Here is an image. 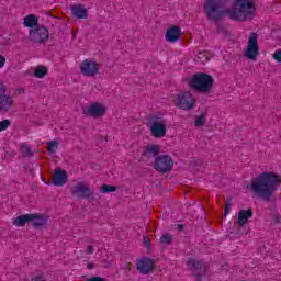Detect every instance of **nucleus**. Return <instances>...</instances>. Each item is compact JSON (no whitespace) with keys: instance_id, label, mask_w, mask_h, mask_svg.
Instances as JSON below:
<instances>
[{"instance_id":"a878e982","label":"nucleus","mask_w":281,"mask_h":281,"mask_svg":"<svg viewBox=\"0 0 281 281\" xmlns=\"http://www.w3.org/2000/svg\"><path fill=\"white\" fill-rule=\"evenodd\" d=\"M161 245H170L172 243V237L170 234H165L160 237Z\"/></svg>"},{"instance_id":"39448f33","label":"nucleus","mask_w":281,"mask_h":281,"mask_svg":"<svg viewBox=\"0 0 281 281\" xmlns=\"http://www.w3.org/2000/svg\"><path fill=\"white\" fill-rule=\"evenodd\" d=\"M173 104L177 109H181V111H191V109L196 106V98L190 91H184L176 95Z\"/></svg>"},{"instance_id":"dca6fc26","label":"nucleus","mask_w":281,"mask_h":281,"mask_svg":"<svg viewBox=\"0 0 281 281\" xmlns=\"http://www.w3.org/2000/svg\"><path fill=\"white\" fill-rule=\"evenodd\" d=\"M180 36H181V27L171 26L167 30L165 38L167 43H177Z\"/></svg>"},{"instance_id":"6ab92c4d","label":"nucleus","mask_w":281,"mask_h":281,"mask_svg":"<svg viewBox=\"0 0 281 281\" xmlns=\"http://www.w3.org/2000/svg\"><path fill=\"white\" fill-rule=\"evenodd\" d=\"M12 104H14V99L11 95L0 94V111H10Z\"/></svg>"},{"instance_id":"79ce46f5","label":"nucleus","mask_w":281,"mask_h":281,"mask_svg":"<svg viewBox=\"0 0 281 281\" xmlns=\"http://www.w3.org/2000/svg\"><path fill=\"white\" fill-rule=\"evenodd\" d=\"M133 267V263H127V268L131 269Z\"/></svg>"},{"instance_id":"a211bd4d","label":"nucleus","mask_w":281,"mask_h":281,"mask_svg":"<svg viewBox=\"0 0 281 281\" xmlns=\"http://www.w3.org/2000/svg\"><path fill=\"white\" fill-rule=\"evenodd\" d=\"M71 13L75 19H87L89 16V12L87 8L81 4H75L71 7Z\"/></svg>"},{"instance_id":"4be33fe9","label":"nucleus","mask_w":281,"mask_h":281,"mask_svg":"<svg viewBox=\"0 0 281 281\" xmlns=\"http://www.w3.org/2000/svg\"><path fill=\"white\" fill-rule=\"evenodd\" d=\"M25 27H36L38 25V18L34 14L26 15L24 18Z\"/></svg>"},{"instance_id":"9d476101","label":"nucleus","mask_w":281,"mask_h":281,"mask_svg":"<svg viewBox=\"0 0 281 281\" xmlns=\"http://www.w3.org/2000/svg\"><path fill=\"white\" fill-rule=\"evenodd\" d=\"M187 266L195 273L196 281H201L203 276L207 273V269H210V265L203 260L189 259Z\"/></svg>"},{"instance_id":"a19ab883","label":"nucleus","mask_w":281,"mask_h":281,"mask_svg":"<svg viewBox=\"0 0 281 281\" xmlns=\"http://www.w3.org/2000/svg\"><path fill=\"white\" fill-rule=\"evenodd\" d=\"M87 269H93V263L89 262V263L87 265Z\"/></svg>"},{"instance_id":"4c0bfd02","label":"nucleus","mask_w":281,"mask_h":281,"mask_svg":"<svg viewBox=\"0 0 281 281\" xmlns=\"http://www.w3.org/2000/svg\"><path fill=\"white\" fill-rule=\"evenodd\" d=\"M280 220H281V216H280V215H276V216L273 217L274 223H280Z\"/></svg>"},{"instance_id":"ddd939ff","label":"nucleus","mask_w":281,"mask_h":281,"mask_svg":"<svg viewBox=\"0 0 281 281\" xmlns=\"http://www.w3.org/2000/svg\"><path fill=\"white\" fill-rule=\"evenodd\" d=\"M136 269L142 273L143 276H146L155 269V261L150 258H143L136 263Z\"/></svg>"},{"instance_id":"f8f14e48","label":"nucleus","mask_w":281,"mask_h":281,"mask_svg":"<svg viewBox=\"0 0 281 281\" xmlns=\"http://www.w3.org/2000/svg\"><path fill=\"white\" fill-rule=\"evenodd\" d=\"M105 113L106 108H104V105H102V103L100 102H94L90 104L88 108H83V115H86V117H103Z\"/></svg>"},{"instance_id":"f3484780","label":"nucleus","mask_w":281,"mask_h":281,"mask_svg":"<svg viewBox=\"0 0 281 281\" xmlns=\"http://www.w3.org/2000/svg\"><path fill=\"white\" fill-rule=\"evenodd\" d=\"M31 216H34V218L31 221L33 227H35V229H41L42 227H47V221L48 217L45 214H31Z\"/></svg>"},{"instance_id":"4468645a","label":"nucleus","mask_w":281,"mask_h":281,"mask_svg":"<svg viewBox=\"0 0 281 281\" xmlns=\"http://www.w3.org/2000/svg\"><path fill=\"white\" fill-rule=\"evenodd\" d=\"M254 217V210L248 209V210H239L238 216H237V225L239 227H245L247 223L249 222V218Z\"/></svg>"},{"instance_id":"6e6552de","label":"nucleus","mask_w":281,"mask_h":281,"mask_svg":"<svg viewBox=\"0 0 281 281\" xmlns=\"http://www.w3.org/2000/svg\"><path fill=\"white\" fill-rule=\"evenodd\" d=\"M245 57L248 60H256L260 56V48L258 47V34L251 33L248 38V45L245 50Z\"/></svg>"},{"instance_id":"cd10ccee","label":"nucleus","mask_w":281,"mask_h":281,"mask_svg":"<svg viewBox=\"0 0 281 281\" xmlns=\"http://www.w3.org/2000/svg\"><path fill=\"white\" fill-rule=\"evenodd\" d=\"M53 177H67V171L63 170L60 167H57L53 173Z\"/></svg>"},{"instance_id":"58836bf2","label":"nucleus","mask_w":281,"mask_h":281,"mask_svg":"<svg viewBox=\"0 0 281 281\" xmlns=\"http://www.w3.org/2000/svg\"><path fill=\"white\" fill-rule=\"evenodd\" d=\"M179 232H183V224H178Z\"/></svg>"},{"instance_id":"b1692460","label":"nucleus","mask_w":281,"mask_h":281,"mask_svg":"<svg viewBox=\"0 0 281 281\" xmlns=\"http://www.w3.org/2000/svg\"><path fill=\"white\" fill-rule=\"evenodd\" d=\"M117 187L111 184H101L100 192L101 194H109V192H115Z\"/></svg>"},{"instance_id":"c9c22d12","label":"nucleus","mask_w":281,"mask_h":281,"mask_svg":"<svg viewBox=\"0 0 281 281\" xmlns=\"http://www.w3.org/2000/svg\"><path fill=\"white\" fill-rule=\"evenodd\" d=\"M31 281H45V277L44 276H35L31 279Z\"/></svg>"},{"instance_id":"f03ea898","label":"nucleus","mask_w":281,"mask_h":281,"mask_svg":"<svg viewBox=\"0 0 281 281\" xmlns=\"http://www.w3.org/2000/svg\"><path fill=\"white\" fill-rule=\"evenodd\" d=\"M280 183L281 177H257L252 178L246 188L257 199L267 201L273 196Z\"/></svg>"},{"instance_id":"7c9ffc66","label":"nucleus","mask_w":281,"mask_h":281,"mask_svg":"<svg viewBox=\"0 0 281 281\" xmlns=\"http://www.w3.org/2000/svg\"><path fill=\"white\" fill-rule=\"evenodd\" d=\"M232 210V204L229 202H225L224 216H227Z\"/></svg>"},{"instance_id":"393cba45","label":"nucleus","mask_w":281,"mask_h":281,"mask_svg":"<svg viewBox=\"0 0 281 281\" xmlns=\"http://www.w3.org/2000/svg\"><path fill=\"white\" fill-rule=\"evenodd\" d=\"M194 125L196 128H201V126H205V115L201 114L200 116H196L194 121Z\"/></svg>"},{"instance_id":"0eeeda50","label":"nucleus","mask_w":281,"mask_h":281,"mask_svg":"<svg viewBox=\"0 0 281 281\" xmlns=\"http://www.w3.org/2000/svg\"><path fill=\"white\" fill-rule=\"evenodd\" d=\"M29 41L31 43L43 45L49 41V30L45 26H37L29 32Z\"/></svg>"},{"instance_id":"7ed1b4c3","label":"nucleus","mask_w":281,"mask_h":281,"mask_svg":"<svg viewBox=\"0 0 281 281\" xmlns=\"http://www.w3.org/2000/svg\"><path fill=\"white\" fill-rule=\"evenodd\" d=\"M189 87L198 93H210L214 87V78L205 72L194 74L189 80Z\"/></svg>"},{"instance_id":"f257e3e1","label":"nucleus","mask_w":281,"mask_h":281,"mask_svg":"<svg viewBox=\"0 0 281 281\" xmlns=\"http://www.w3.org/2000/svg\"><path fill=\"white\" fill-rule=\"evenodd\" d=\"M256 7L251 0H236L233 8L225 9L223 0H204V14L209 21L218 23L225 14L233 21H251Z\"/></svg>"},{"instance_id":"2eb2a0df","label":"nucleus","mask_w":281,"mask_h":281,"mask_svg":"<svg viewBox=\"0 0 281 281\" xmlns=\"http://www.w3.org/2000/svg\"><path fill=\"white\" fill-rule=\"evenodd\" d=\"M159 153H161V145L149 144L145 146L143 156L146 157V159H154V157H159Z\"/></svg>"},{"instance_id":"c85d7f7f","label":"nucleus","mask_w":281,"mask_h":281,"mask_svg":"<svg viewBox=\"0 0 281 281\" xmlns=\"http://www.w3.org/2000/svg\"><path fill=\"white\" fill-rule=\"evenodd\" d=\"M12 122L10 120H3L0 122V133L1 131H5L8 126H10Z\"/></svg>"},{"instance_id":"9b49d317","label":"nucleus","mask_w":281,"mask_h":281,"mask_svg":"<svg viewBox=\"0 0 281 281\" xmlns=\"http://www.w3.org/2000/svg\"><path fill=\"white\" fill-rule=\"evenodd\" d=\"M72 196L77 199H93L94 190L85 182H78L72 189Z\"/></svg>"},{"instance_id":"e433bc0d","label":"nucleus","mask_w":281,"mask_h":281,"mask_svg":"<svg viewBox=\"0 0 281 281\" xmlns=\"http://www.w3.org/2000/svg\"><path fill=\"white\" fill-rule=\"evenodd\" d=\"M93 251H95V248H93V246H88L86 249V254H93Z\"/></svg>"},{"instance_id":"473e14b6","label":"nucleus","mask_w":281,"mask_h":281,"mask_svg":"<svg viewBox=\"0 0 281 281\" xmlns=\"http://www.w3.org/2000/svg\"><path fill=\"white\" fill-rule=\"evenodd\" d=\"M3 93H8V86L3 82H0V95H2Z\"/></svg>"},{"instance_id":"423d86ee","label":"nucleus","mask_w":281,"mask_h":281,"mask_svg":"<svg viewBox=\"0 0 281 281\" xmlns=\"http://www.w3.org/2000/svg\"><path fill=\"white\" fill-rule=\"evenodd\" d=\"M154 168L160 175H166L175 168V160L169 155H159L154 161Z\"/></svg>"},{"instance_id":"5701e85b","label":"nucleus","mask_w":281,"mask_h":281,"mask_svg":"<svg viewBox=\"0 0 281 281\" xmlns=\"http://www.w3.org/2000/svg\"><path fill=\"white\" fill-rule=\"evenodd\" d=\"M35 78H43L44 76H47V67L45 66H37L34 70Z\"/></svg>"},{"instance_id":"bb28decb","label":"nucleus","mask_w":281,"mask_h":281,"mask_svg":"<svg viewBox=\"0 0 281 281\" xmlns=\"http://www.w3.org/2000/svg\"><path fill=\"white\" fill-rule=\"evenodd\" d=\"M22 155L23 157H32V148L27 145H22Z\"/></svg>"},{"instance_id":"ea45409f","label":"nucleus","mask_w":281,"mask_h":281,"mask_svg":"<svg viewBox=\"0 0 281 281\" xmlns=\"http://www.w3.org/2000/svg\"><path fill=\"white\" fill-rule=\"evenodd\" d=\"M145 246L146 247H150V241L148 239L145 238Z\"/></svg>"},{"instance_id":"1a4fd4ad","label":"nucleus","mask_w":281,"mask_h":281,"mask_svg":"<svg viewBox=\"0 0 281 281\" xmlns=\"http://www.w3.org/2000/svg\"><path fill=\"white\" fill-rule=\"evenodd\" d=\"M79 69L82 76H86L88 78H93L100 74V64H98L93 59H85L80 64Z\"/></svg>"},{"instance_id":"20e7f679","label":"nucleus","mask_w":281,"mask_h":281,"mask_svg":"<svg viewBox=\"0 0 281 281\" xmlns=\"http://www.w3.org/2000/svg\"><path fill=\"white\" fill-rule=\"evenodd\" d=\"M147 126L150 130L151 136L156 137V139L166 137L168 130L166 128V121L164 119L157 115H151L148 117Z\"/></svg>"},{"instance_id":"c756f323","label":"nucleus","mask_w":281,"mask_h":281,"mask_svg":"<svg viewBox=\"0 0 281 281\" xmlns=\"http://www.w3.org/2000/svg\"><path fill=\"white\" fill-rule=\"evenodd\" d=\"M56 146H58V142L56 140L49 142L47 147L48 153H54V148H56Z\"/></svg>"},{"instance_id":"aec40b11","label":"nucleus","mask_w":281,"mask_h":281,"mask_svg":"<svg viewBox=\"0 0 281 281\" xmlns=\"http://www.w3.org/2000/svg\"><path fill=\"white\" fill-rule=\"evenodd\" d=\"M41 181L46 186H57L61 187L67 183V177H53L52 180H47L45 177H41Z\"/></svg>"},{"instance_id":"2f4dec72","label":"nucleus","mask_w":281,"mask_h":281,"mask_svg":"<svg viewBox=\"0 0 281 281\" xmlns=\"http://www.w3.org/2000/svg\"><path fill=\"white\" fill-rule=\"evenodd\" d=\"M273 58L277 63H281V49L274 52Z\"/></svg>"},{"instance_id":"412c9836","label":"nucleus","mask_w":281,"mask_h":281,"mask_svg":"<svg viewBox=\"0 0 281 281\" xmlns=\"http://www.w3.org/2000/svg\"><path fill=\"white\" fill-rule=\"evenodd\" d=\"M32 221H34V215H32V214H23V215L18 216L14 220L13 224L16 227H24L25 223H32Z\"/></svg>"},{"instance_id":"72a5a7b5","label":"nucleus","mask_w":281,"mask_h":281,"mask_svg":"<svg viewBox=\"0 0 281 281\" xmlns=\"http://www.w3.org/2000/svg\"><path fill=\"white\" fill-rule=\"evenodd\" d=\"M3 67H5V57L0 55V69H3Z\"/></svg>"},{"instance_id":"f704fd0d","label":"nucleus","mask_w":281,"mask_h":281,"mask_svg":"<svg viewBox=\"0 0 281 281\" xmlns=\"http://www.w3.org/2000/svg\"><path fill=\"white\" fill-rule=\"evenodd\" d=\"M259 177H278V175L273 172H262L261 175H259Z\"/></svg>"}]
</instances>
